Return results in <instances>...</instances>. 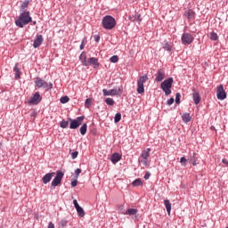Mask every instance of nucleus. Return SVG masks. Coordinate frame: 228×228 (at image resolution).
I'll list each match as a JSON object with an SVG mask.
<instances>
[{
    "instance_id": "obj_1",
    "label": "nucleus",
    "mask_w": 228,
    "mask_h": 228,
    "mask_svg": "<svg viewBox=\"0 0 228 228\" xmlns=\"http://www.w3.org/2000/svg\"><path fill=\"white\" fill-rule=\"evenodd\" d=\"M33 21V18L29 15L28 11H25L20 14L18 19L15 20V24L18 28H24L25 26H28L29 22Z\"/></svg>"
},
{
    "instance_id": "obj_2",
    "label": "nucleus",
    "mask_w": 228,
    "mask_h": 228,
    "mask_svg": "<svg viewBox=\"0 0 228 228\" xmlns=\"http://www.w3.org/2000/svg\"><path fill=\"white\" fill-rule=\"evenodd\" d=\"M102 26L104 29H113L117 26V20L111 15H106L102 20Z\"/></svg>"
},
{
    "instance_id": "obj_3",
    "label": "nucleus",
    "mask_w": 228,
    "mask_h": 228,
    "mask_svg": "<svg viewBox=\"0 0 228 228\" xmlns=\"http://www.w3.org/2000/svg\"><path fill=\"white\" fill-rule=\"evenodd\" d=\"M172 85H174L173 77H168L161 83L160 88L165 95H170L172 94Z\"/></svg>"
},
{
    "instance_id": "obj_4",
    "label": "nucleus",
    "mask_w": 228,
    "mask_h": 228,
    "mask_svg": "<svg viewBox=\"0 0 228 228\" xmlns=\"http://www.w3.org/2000/svg\"><path fill=\"white\" fill-rule=\"evenodd\" d=\"M35 85L37 88H45L46 92H49V90H53V83H47L40 77H36Z\"/></svg>"
},
{
    "instance_id": "obj_5",
    "label": "nucleus",
    "mask_w": 228,
    "mask_h": 228,
    "mask_svg": "<svg viewBox=\"0 0 228 228\" xmlns=\"http://www.w3.org/2000/svg\"><path fill=\"white\" fill-rule=\"evenodd\" d=\"M149 81V77L147 75L142 76L137 80V94H145V87L143 85Z\"/></svg>"
},
{
    "instance_id": "obj_6",
    "label": "nucleus",
    "mask_w": 228,
    "mask_h": 228,
    "mask_svg": "<svg viewBox=\"0 0 228 228\" xmlns=\"http://www.w3.org/2000/svg\"><path fill=\"white\" fill-rule=\"evenodd\" d=\"M68 120H69V129H77L81 124H83V120H85V116L77 117L75 119H72L71 118H69Z\"/></svg>"
},
{
    "instance_id": "obj_7",
    "label": "nucleus",
    "mask_w": 228,
    "mask_h": 228,
    "mask_svg": "<svg viewBox=\"0 0 228 228\" xmlns=\"http://www.w3.org/2000/svg\"><path fill=\"white\" fill-rule=\"evenodd\" d=\"M181 40H182L183 45H190L191 44L193 43V40H195V37H193V35H191V33L184 32L182 35Z\"/></svg>"
},
{
    "instance_id": "obj_8",
    "label": "nucleus",
    "mask_w": 228,
    "mask_h": 228,
    "mask_svg": "<svg viewBox=\"0 0 228 228\" xmlns=\"http://www.w3.org/2000/svg\"><path fill=\"white\" fill-rule=\"evenodd\" d=\"M63 175H65V174H63L61 170H58L56 172L55 177L52 181L51 186H53V188H56V186H58L59 184H61V179H63Z\"/></svg>"
},
{
    "instance_id": "obj_9",
    "label": "nucleus",
    "mask_w": 228,
    "mask_h": 228,
    "mask_svg": "<svg viewBox=\"0 0 228 228\" xmlns=\"http://www.w3.org/2000/svg\"><path fill=\"white\" fill-rule=\"evenodd\" d=\"M216 98L218 99V101H225V99H227V93H225L224 86L222 85L217 86Z\"/></svg>"
},
{
    "instance_id": "obj_10",
    "label": "nucleus",
    "mask_w": 228,
    "mask_h": 228,
    "mask_svg": "<svg viewBox=\"0 0 228 228\" xmlns=\"http://www.w3.org/2000/svg\"><path fill=\"white\" fill-rule=\"evenodd\" d=\"M87 64H86V67H90V65L93 66V69H99L100 65L99 64V59L95 58V57H90L87 60Z\"/></svg>"
},
{
    "instance_id": "obj_11",
    "label": "nucleus",
    "mask_w": 228,
    "mask_h": 228,
    "mask_svg": "<svg viewBox=\"0 0 228 228\" xmlns=\"http://www.w3.org/2000/svg\"><path fill=\"white\" fill-rule=\"evenodd\" d=\"M42 102V96H40V93L36 92L32 97L28 100L29 104H39Z\"/></svg>"
},
{
    "instance_id": "obj_12",
    "label": "nucleus",
    "mask_w": 228,
    "mask_h": 228,
    "mask_svg": "<svg viewBox=\"0 0 228 228\" xmlns=\"http://www.w3.org/2000/svg\"><path fill=\"white\" fill-rule=\"evenodd\" d=\"M165 69H158L157 73L155 74V81L157 83H161L163 79H165Z\"/></svg>"
},
{
    "instance_id": "obj_13",
    "label": "nucleus",
    "mask_w": 228,
    "mask_h": 228,
    "mask_svg": "<svg viewBox=\"0 0 228 228\" xmlns=\"http://www.w3.org/2000/svg\"><path fill=\"white\" fill-rule=\"evenodd\" d=\"M102 94L104 96H108V95H112V96H115V95H118V94H120V88L118 89H111L110 91H108V89H103L102 90Z\"/></svg>"
},
{
    "instance_id": "obj_14",
    "label": "nucleus",
    "mask_w": 228,
    "mask_h": 228,
    "mask_svg": "<svg viewBox=\"0 0 228 228\" xmlns=\"http://www.w3.org/2000/svg\"><path fill=\"white\" fill-rule=\"evenodd\" d=\"M55 174L56 173H54V172L45 174L42 178L43 184H47V183H51V181L53 180V177H54Z\"/></svg>"
},
{
    "instance_id": "obj_15",
    "label": "nucleus",
    "mask_w": 228,
    "mask_h": 228,
    "mask_svg": "<svg viewBox=\"0 0 228 228\" xmlns=\"http://www.w3.org/2000/svg\"><path fill=\"white\" fill-rule=\"evenodd\" d=\"M42 42H44V37H42V35H37L33 43L34 49L40 47V45H42Z\"/></svg>"
},
{
    "instance_id": "obj_16",
    "label": "nucleus",
    "mask_w": 228,
    "mask_h": 228,
    "mask_svg": "<svg viewBox=\"0 0 228 228\" xmlns=\"http://www.w3.org/2000/svg\"><path fill=\"white\" fill-rule=\"evenodd\" d=\"M120 159H122V156H120V153H113L111 156H110V161L111 163H113L114 165L116 163H118V161H120Z\"/></svg>"
},
{
    "instance_id": "obj_17",
    "label": "nucleus",
    "mask_w": 228,
    "mask_h": 228,
    "mask_svg": "<svg viewBox=\"0 0 228 228\" xmlns=\"http://www.w3.org/2000/svg\"><path fill=\"white\" fill-rule=\"evenodd\" d=\"M13 72H15L14 78L20 79V69H19V62H16L13 67Z\"/></svg>"
},
{
    "instance_id": "obj_18",
    "label": "nucleus",
    "mask_w": 228,
    "mask_h": 228,
    "mask_svg": "<svg viewBox=\"0 0 228 228\" xmlns=\"http://www.w3.org/2000/svg\"><path fill=\"white\" fill-rule=\"evenodd\" d=\"M79 61L82 63L84 67H86V64L88 61H86V53L82 52L81 54L79 55Z\"/></svg>"
},
{
    "instance_id": "obj_19",
    "label": "nucleus",
    "mask_w": 228,
    "mask_h": 228,
    "mask_svg": "<svg viewBox=\"0 0 228 228\" xmlns=\"http://www.w3.org/2000/svg\"><path fill=\"white\" fill-rule=\"evenodd\" d=\"M192 99L194 101V104H200V94L197 91H193L192 93Z\"/></svg>"
},
{
    "instance_id": "obj_20",
    "label": "nucleus",
    "mask_w": 228,
    "mask_h": 228,
    "mask_svg": "<svg viewBox=\"0 0 228 228\" xmlns=\"http://www.w3.org/2000/svg\"><path fill=\"white\" fill-rule=\"evenodd\" d=\"M184 15L189 20L195 19V12H193V10H191V9L185 11Z\"/></svg>"
},
{
    "instance_id": "obj_21",
    "label": "nucleus",
    "mask_w": 228,
    "mask_h": 228,
    "mask_svg": "<svg viewBox=\"0 0 228 228\" xmlns=\"http://www.w3.org/2000/svg\"><path fill=\"white\" fill-rule=\"evenodd\" d=\"M149 156H151V148H147L141 154V158H142V159H149Z\"/></svg>"
},
{
    "instance_id": "obj_22",
    "label": "nucleus",
    "mask_w": 228,
    "mask_h": 228,
    "mask_svg": "<svg viewBox=\"0 0 228 228\" xmlns=\"http://www.w3.org/2000/svg\"><path fill=\"white\" fill-rule=\"evenodd\" d=\"M164 205H165L167 214L170 215V211H172V204L170 203V200H165Z\"/></svg>"
},
{
    "instance_id": "obj_23",
    "label": "nucleus",
    "mask_w": 228,
    "mask_h": 228,
    "mask_svg": "<svg viewBox=\"0 0 228 228\" xmlns=\"http://www.w3.org/2000/svg\"><path fill=\"white\" fill-rule=\"evenodd\" d=\"M87 130H88V125H86V123L83 124L79 129L80 134H82V136H85V134H86Z\"/></svg>"
},
{
    "instance_id": "obj_24",
    "label": "nucleus",
    "mask_w": 228,
    "mask_h": 228,
    "mask_svg": "<svg viewBox=\"0 0 228 228\" xmlns=\"http://www.w3.org/2000/svg\"><path fill=\"white\" fill-rule=\"evenodd\" d=\"M138 213V210L135 208H129L124 213V215H129V216H133Z\"/></svg>"
},
{
    "instance_id": "obj_25",
    "label": "nucleus",
    "mask_w": 228,
    "mask_h": 228,
    "mask_svg": "<svg viewBox=\"0 0 228 228\" xmlns=\"http://www.w3.org/2000/svg\"><path fill=\"white\" fill-rule=\"evenodd\" d=\"M182 118H183L184 124H188V122H190L191 120V116H190L189 113H185L182 116Z\"/></svg>"
},
{
    "instance_id": "obj_26",
    "label": "nucleus",
    "mask_w": 228,
    "mask_h": 228,
    "mask_svg": "<svg viewBox=\"0 0 228 228\" xmlns=\"http://www.w3.org/2000/svg\"><path fill=\"white\" fill-rule=\"evenodd\" d=\"M162 49H164L165 51H167V53H170L172 51V45H170V44H168V42H165Z\"/></svg>"
},
{
    "instance_id": "obj_27",
    "label": "nucleus",
    "mask_w": 228,
    "mask_h": 228,
    "mask_svg": "<svg viewBox=\"0 0 228 228\" xmlns=\"http://www.w3.org/2000/svg\"><path fill=\"white\" fill-rule=\"evenodd\" d=\"M190 163L193 165V167H197V154L193 153L191 157Z\"/></svg>"
},
{
    "instance_id": "obj_28",
    "label": "nucleus",
    "mask_w": 228,
    "mask_h": 228,
    "mask_svg": "<svg viewBox=\"0 0 228 228\" xmlns=\"http://www.w3.org/2000/svg\"><path fill=\"white\" fill-rule=\"evenodd\" d=\"M120 120H122V114H120V112L116 113L115 117H114V122L115 124H118V122H120Z\"/></svg>"
},
{
    "instance_id": "obj_29",
    "label": "nucleus",
    "mask_w": 228,
    "mask_h": 228,
    "mask_svg": "<svg viewBox=\"0 0 228 228\" xmlns=\"http://www.w3.org/2000/svg\"><path fill=\"white\" fill-rule=\"evenodd\" d=\"M76 209L78 216L83 218V216H85V209H83L81 207H77Z\"/></svg>"
},
{
    "instance_id": "obj_30",
    "label": "nucleus",
    "mask_w": 228,
    "mask_h": 228,
    "mask_svg": "<svg viewBox=\"0 0 228 228\" xmlns=\"http://www.w3.org/2000/svg\"><path fill=\"white\" fill-rule=\"evenodd\" d=\"M142 184H143V182H142V179H140V178L135 179V180L132 183V185H133V186H142Z\"/></svg>"
},
{
    "instance_id": "obj_31",
    "label": "nucleus",
    "mask_w": 228,
    "mask_h": 228,
    "mask_svg": "<svg viewBox=\"0 0 228 228\" xmlns=\"http://www.w3.org/2000/svg\"><path fill=\"white\" fill-rule=\"evenodd\" d=\"M105 102L108 106H114L115 105V100H113L112 98L105 99Z\"/></svg>"
},
{
    "instance_id": "obj_32",
    "label": "nucleus",
    "mask_w": 228,
    "mask_h": 228,
    "mask_svg": "<svg viewBox=\"0 0 228 228\" xmlns=\"http://www.w3.org/2000/svg\"><path fill=\"white\" fill-rule=\"evenodd\" d=\"M60 127H61L62 129H67V127H69V121H61Z\"/></svg>"
},
{
    "instance_id": "obj_33",
    "label": "nucleus",
    "mask_w": 228,
    "mask_h": 228,
    "mask_svg": "<svg viewBox=\"0 0 228 228\" xmlns=\"http://www.w3.org/2000/svg\"><path fill=\"white\" fill-rule=\"evenodd\" d=\"M69 101H70V98H69V96H62L60 99V102H61V104H67V102H69Z\"/></svg>"
},
{
    "instance_id": "obj_34",
    "label": "nucleus",
    "mask_w": 228,
    "mask_h": 228,
    "mask_svg": "<svg viewBox=\"0 0 228 228\" xmlns=\"http://www.w3.org/2000/svg\"><path fill=\"white\" fill-rule=\"evenodd\" d=\"M92 106V99L91 98H87L85 102V108H90Z\"/></svg>"
},
{
    "instance_id": "obj_35",
    "label": "nucleus",
    "mask_w": 228,
    "mask_h": 228,
    "mask_svg": "<svg viewBox=\"0 0 228 228\" xmlns=\"http://www.w3.org/2000/svg\"><path fill=\"white\" fill-rule=\"evenodd\" d=\"M110 61L111 63H117L118 61V55H113L110 57Z\"/></svg>"
},
{
    "instance_id": "obj_36",
    "label": "nucleus",
    "mask_w": 228,
    "mask_h": 228,
    "mask_svg": "<svg viewBox=\"0 0 228 228\" xmlns=\"http://www.w3.org/2000/svg\"><path fill=\"white\" fill-rule=\"evenodd\" d=\"M210 39L214 40V41H216L218 40V34H216V32H212L210 34Z\"/></svg>"
},
{
    "instance_id": "obj_37",
    "label": "nucleus",
    "mask_w": 228,
    "mask_h": 228,
    "mask_svg": "<svg viewBox=\"0 0 228 228\" xmlns=\"http://www.w3.org/2000/svg\"><path fill=\"white\" fill-rule=\"evenodd\" d=\"M175 101L176 104H181V94L180 93H176Z\"/></svg>"
},
{
    "instance_id": "obj_38",
    "label": "nucleus",
    "mask_w": 228,
    "mask_h": 228,
    "mask_svg": "<svg viewBox=\"0 0 228 228\" xmlns=\"http://www.w3.org/2000/svg\"><path fill=\"white\" fill-rule=\"evenodd\" d=\"M28 4H29V1H24V3L21 4V10H26Z\"/></svg>"
},
{
    "instance_id": "obj_39",
    "label": "nucleus",
    "mask_w": 228,
    "mask_h": 228,
    "mask_svg": "<svg viewBox=\"0 0 228 228\" xmlns=\"http://www.w3.org/2000/svg\"><path fill=\"white\" fill-rule=\"evenodd\" d=\"M79 174H81V168H77L75 170V177L77 179L79 177Z\"/></svg>"
},
{
    "instance_id": "obj_40",
    "label": "nucleus",
    "mask_w": 228,
    "mask_h": 228,
    "mask_svg": "<svg viewBox=\"0 0 228 228\" xmlns=\"http://www.w3.org/2000/svg\"><path fill=\"white\" fill-rule=\"evenodd\" d=\"M76 186H77V178L71 180V187L76 188Z\"/></svg>"
},
{
    "instance_id": "obj_41",
    "label": "nucleus",
    "mask_w": 228,
    "mask_h": 228,
    "mask_svg": "<svg viewBox=\"0 0 228 228\" xmlns=\"http://www.w3.org/2000/svg\"><path fill=\"white\" fill-rule=\"evenodd\" d=\"M94 42H97V43L101 42V36L100 35H94Z\"/></svg>"
},
{
    "instance_id": "obj_42",
    "label": "nucleus",
    "mask_w": 228,
    "mask_h": 228,
    "mask_svg": "<svg viewBox=\"0 0 228 228\" xmlns=\"http://www.w3.org/2000/svg\"><path fill=\"white\" fill-rule=\"evenodd\" d=\"M174 98H170L169 100H167V106H172L174 104Z\"/></svg>"
},
{
    "instance_id": "obj_43",
    "label": "nucleus",
    "mask_w": 228,
    "mask_h": 228,
    "mask_svg": "<svg viewBox=\"0 0 228 228\" xmlns=\"http://www.w3.org/2000/svg\"><path fill=\"white\" fill-rule=\"evenodd\" d=\"M78 154H79L78 151H74V152L71 153V158L73 159H76V158H77Z\"/></svg>"
},
{
    "instance_id": "obj_44",
    "label": "nucleus",
    "mask_w": 228,
    "mask_h": 228,
    "mask_svg": "<svg viewBox=\"0 0 228 228\" xmlns=\"http://www.w3.org/2000/svg\"><path fill=\"white\" fill-rule=\"evenodd\" d=\"M151 178V172L147 171L144 175L145 181L149 180Z\"/></svg>"
},
{
    "instance_id": "obj_45",
    "label": "nucleus",
    "mask_w": 228,
    "mask_h": 228,
    "mask_svg": "<svg viewBox=\"0 0 228 228\" xmlns=\"http://www.w3.org/2000/svg\"><path fill=\"white\" fill-rule=\"evenodd\" d=\"M188 160L186 159V158L185 157H182L181 159H180V163L182 164V165H184V163H186Z\"/></svg>"
},
{
    "instance_id": "obj_46",
    "label": "nucleus",
    "mask_w": 228,
    "mask_h": 228,
    "mask_svg": "<svg viewBox=\"0 0 228 228\" xmlns=\"http://www.w3.org/2000/svg\"><path fill=\"white\" fill-rule=\"evenodd\" d=\"M141 163H142L144 167H147V165H149V161L147 160V159H143L142 160H141Z\"/></svg>"
},
{
    "instance_id": "obj_47",
    "label": "nucleus",
    "mask_w": 228,
    "mask_h": 228,
    "mask_svg": "<svg viewBox=\"0 0 228 228\" xmlns=\"http://www.w3.org/2000/svg\"><path fill=\"white\" fill-rule=\"evenodd\" d=\"M73 204H74L75 209H77V208L80 207V206H79V203H77V200H73Z\"/></svg>"
},
{
    "instance_id": "obj_48",
    "label": "nucleus",
    "mask_w": 228,
    "mask_h": 228,
    "mask_svg": "<svg viewBox=\"0 0 228 228\" xmlns=\"http://www.w3.org/2000/svg\"><path fill=\"white\" fill-rule=\"evenodd\" d=\"M80 50L83 51L85 49V39L82 40L81 45H80Z\"/></svg>"
},
{
    "instance_id": "obj_49",
    "label": "nucleus",
    "mask_w": 228,
    "mask_h": 228,
    "mask_svg": "<svg viewBox=\"0 0 228 228\" xmlns=\"http://www.w3.org/2000/svg\"><path fill=\"white\" fill-rule=\"evenodd\" d=\"M47 228H54V224H53V222H50V223L48 224Z\"/></svg>"
},
{
    "instance_id": "obj_50",
    "label": "nucleus",
    "mask_w": 228,
    "mask_h": 228,
    "mask_svg": "<svg viewBox=\"0 0 228 228\" xmlns=\"http://www.w3.org/2000/svg\"><path fill=\"white\" fill-rule=\"evenodd\" d=\"M136 20L139 21V22L142 20V16L140 14L137 16Z\"/></svg>"
},
{
    "instance_id": "obj_51",
    "label": "nucleus",
    "mask_w": 228,
    "mask_h": 228,
    "mask_svg": "<svg viewBox=\"0 0 228 228\" xmlns=\"http://www.w3.org/2000/svg\"><path fill=\"white\" fill-rule=\"evenodd\" d=\"M223 163H224V165H227V164H228L227 159H223Z\"/></svg>"
},
{
    "instance_id": "obj_52",
    "label": "nucleus",
    "mask_w": 228,
    "mask_h": 228,
    "mask_svg": "<svg viewBox=\"0 0 228 228\" xmlns=\"http://www.w3.org/2000/svg\"><path fill=\"white\" fill-rule=\"evenodd\" d=\"M33 24H34V25L37 24V21H33Z\"/></svg>"
}]
</instances>
